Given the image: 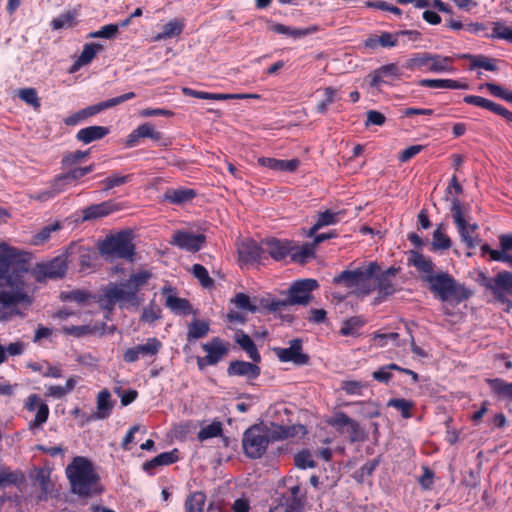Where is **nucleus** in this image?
I'll return each mask as SVG.
<instances>
[{
  "instance_id": "680f3d73",
  "label": "nucleus",
  "mask_w": 512,
  "mask_h": 512,
  "mask_svg": "<svg viewBox=\"0 0 512 512\" xmlns=\"http://www.w3.org/2000/svg\"><path fill=\"white\" fill-rule=\"evenodd\" d=\"M91 298V294L85 290H73L61 293V299L63 301H71L76 303H85Z\"/></svg>"
},
{
  "instance_id": "bb28decb",
  "label": "nucleus",
  "mask_w": 512,
  "mask_h": 512,
  "mask_svg": "<svg viewBox=\"0 0 512 512\" xmlns=\"http://www.w3.org/2000/svg\"><path fill=\"white\" fill-rule=\"evenodd\" d=\"M494 290L492 293L497 300L504 302L503 292L512 295V273L509 271H501L494 277Z\"/></svg>"
},
{
  "instance_id": "e2e57ef3",
  "label": "nucleus",
  "mask_w": 512,
  "mask_h": 512,
  "mask_svg": "<svg viewBox=\"0 0 512 512\" xmlns=\"http://www.w3.org/2000/svg\"><path fill=\"white\" fill-rule=\"evenodd\" d=\"M491 38L503 39L512 43V28L505 26L502 22H493Z\"/></svg>"
},
{
  "instance_id": "2eb2a0df",
  "label": "nucleus",
  "mask_w": 512,
  "mask_h": 512,
  "mask_svg": "<svg viewBox=\"0 0 512 512\" xmlns=\"http://www.w3.org/2000/svg\"><path fill=\"white\" fill-rule=\"evenodd\" d=\"M33 487L36 489L38 502L47 501L56 496L55 483L51 479V471L47 468L36 469L33 476Z\"/></svg>"
},
{
  "instance_id": "c03bdc74",
  "label": "nucleus",
  "mask_w": 512,
  "mask_h": 512,
  "mask_svg": "<svg viewBox=\"0 0 512 512\" xmlns=\"http://www.w3.org/2000/svg\"><path fill=\"white\" fill-rule=\"evenodd\" d=\"M209 332V323L195 319L188 325L187 340L193 342L205 337Z\"/></svg>"
},
{
  "instance_id": "0eeeda50",
  "label": "nucleus",
  "mask_w": 512,
  "mask_h": 512,
  "mask_svg": "<svg viewBox=\"0 0 512 512\" xmlns=\"http://www.w3.org/2000/svg\"><path fill=\"white\" fill-rule=\"evenodd\" d=\"M454 58L436 53L418 52L410 56L404 67L410 71L443 73L454 71Z\"/></svg>"
},
{
  "instance_id": "b1692460",
  "label": "nucleus",
  "mask_w": 512,
  "mask_h": 512,
  "mask_svg": "<svg viewBox=\"0 0 512 512\" xmlns=\"http://www.w3.org/2000/svg\"><path fill=\"white\" fill-rule=\"evenodd\" d=\"M135 97H136V94L134 92H128V93L122 94L120 96L99 102V103L91 105V106H88L83 109V114L86 115V118H89V117H92L104 110H107L109 108L120 105L128 100H131Z\"/></svg>"
},
{
  "instance_id": "f8f14e48",
  "label": "nucleus",
  "mask_w": 512,
  "mask_h": 512,
  "mask_svg": "<svg viewBox=\"0 0 512 512\" xmlns=\"http://www.w3.org/2000/svg\"><path fill=\"white\" fill-rule=\"evenodd\" d=\"M68 262V256L65 252L48 262L38 263L33 269V276L37 282L63 278L68 269Z\"/></svg>"
},
{
  "instance_id": "774afa93",
  "label": "nucleus",
  "mask_w": 512,
  "mask_h": 512,
  "mask_svg": "<svg viewBox=\"0 0 512 512\" xmlns=\"http://www.w3.org/2000/svg\"><path fill=\"white\" fill-rule=\"evenodd\" d=\"M49 409L45 403H41L38 407L35 418L29 423V429L34 430L45 423L48 419Z\"/></svg>"
},
{
  "instance_id": "cd10ccee",
  "label": "nucleus",
  "mask_w": 512,
  "mask_h": 512,
  "mask_svg": "<svg viewBox=\"0 0 512 512\" xmlns=\"http://www.w3.org/2000/svg\"><path fill=\"white\" fill-rule=\"evenodd\" d=\"M110 133V129L105 126H88L80 129L76 133V139L79 142L84 144H89L91 142L101 140L106 137Z\"/></svg>"
},
{
  "instance_id": "1a4fd4ad",
  "label": "nucleus",
  "mask_w": 512,
  "mask_h": 512,
  "mask_svg": "<svg viewBox=\"0 0 512 512\" xmlns=\"http://www.w3.org/2000/svg\"><path fill=\"white\" fill-rule=\"evenodd\" d=\"M319 287L315 279H301L295 281L289 288L288 297L285 300L272 301L270 310L281 311L289 305H307L312 299L311 293Z\"/></svg>"
},
{
  "instance_id": "79ce46f5",
  "label": "nucleus",
  "mask_w": 512,
  "mask_h": 512,
  "mask_svg": "<svg viewBox=\"0 0 512 512\" xmlns=\"http://www.w3.org/2000/svg\"><path fill=\"white\" fill-rule=\"evenodd\" d=\"M338 216V213L330 210L319 213L315 224L309 229L307 236L312 237L322 227L336 224L339 221Z\"/></svg>"
},
{
  "instance_id": "412c9836",
  "label": "nucleus",
  "mask_w": 512,
  "mask_h": 512,
  "mask_svg": "<svg viewBox=\"0 0 512 512\" xmlns=\"http://www.w3.org/2000/svg\"><path fill=\"white\" fill-rule=\"evenodd\" d=\"M466 104L475 105L480 108L487 109L494 114L503 117L507 122L512 123V112L506 109L504 106L497 104L487 98L477 95H466L463 98Z\"/></svg>"
},
{
  "instance_id": "a878e982",
  "label": "nucleus",
  "mask_w": 512,
  "mask_h": 512,
  "mask_svg": "<svg viewBox=\"0 0 512 512\" xmlns=\"http://www.w3.org/2000/svg\"><path fill=\"white\" fill-rule=\"evenodd\" d=\"M196 196L197 192L194 189L180 187L177 189H167L163 199L170 204L183 205L191 202Z\"/></svg>"
},
{
  "instance_id": "5fc2aeb1",
  "label": "nucleus",
  "mask_w": 512,
  "mask_h": 512,
  "mask_svg": "<svg viewBox=\"0 0 512 512\" xmlns=\"http://www.w3.org/2000/svg\"><path fill=\"white\" fill-rule=\"evenodd\" d=\"M345 433L348 434V438L352 443L364 442L368 437L365 429L360 426L359 422L352 418Z\"/></svg>"
},
{
  "instance_id": "7c9ffc66",
  "label": "nucleus",
  "mask_w": 512,
  "mask_h": 512,
  "mask_svg": "<svg viewBox=\"0 0 512 512\" xmlns=\"http://www.w3.org/2000/svg\"><path fill=\"white\" fill-rule=\"evenodd\" d=\"M229 375L247 376L249 379H255L260 374V368L255 363L245 361H232L228 367Z\"/></svg>"
},
{
  "instance_id": "7ed1b4c3",
  "label": "nucleus",
  "mask_w": 512,
  "mask_h": 512,
  "mask_svg": "<svg viewBox=\"0 0 512 512\" xmlns=\"http://www.w3.org/2000/svg\"><path fill=\"white\" fill-rule=\"evenodd\" d=\"M19 255L18 249L0 243V305L12 307L30 302L24 291L25 283L19 273H10V266Z\"/></svg>"
},
{
  "instance_id": "c756f323",
  "label": "nucleus",
  "mask_w": 512,
  "mask_h": 512,
  "mask_svg": "<svg viewBox=\"0 0 512 512\" xmlns=\"http://www.w3.org/2000/svg\"><path fill=\"white\" fill-rule=\"evenodd\" d=\"M115 401L111 397V393L107 389H103L97 396L96 412L93 414L95 419H106L110 416Z\"/></svg>"
},
{
  "instance_id": "f03ea898",
  "label": "nucleus",
  "mask_w": 512,
  "mask_h": 512,
  "mask_svg": "<svg viewBox=\"0 0 512 512\" xmlns=\"http://www.w3.org/2000/svg\"><path fill=\"white\" fill-rule=\"evenodd\" d=\"M152 276L153 274L149 270H139L132 273L127 280L120 284H108L100 300L101 307L108 312H112L116 304L121 309L139 307L143 298L138 293Z\"/></svg>"
},
{
  "instance_id": "58836bf2",
  "label": "nucleus",
  "mask_w": 512,
  "mask_h": 512,
  "mask_svg": "<svg viewBox=\"0 0 512 512\" xmlns=\"http://www.w3.org/2000/svg\"><path fill=\"white\" fill-rule=\"evenodd\" d=\"M315 249L316 246L313 242L311 243H304L303 245L299 246L294 241V248L291 253V261L295 263L304 264L309 259H312L315 257Z\"/></svg>"
},
{
  "instance_id": "13d9d810",
  "label": "nucleus",
  "mask_w": 512,
  "mask_h": 512,
  "mask_svg": "<svg viewBox=\"0 0 512 512\" xmlns=\"http://www.w3.org/2000/svg\"><path fill=\"white\" fill-rule=\"evenodd\" d=\"M18 97L26 104L32 106L34 110L39 111L41 102L35 88H22L18 90Z\"/></svg>"
},
{
  "instance_id": "3c124183",
  "label": "nucleus",
  "mask_w": 512,
  "mask_h": 512,
  "mask_svg": "<svg viewBox=\"0 0 512 512\" xmlns=\"http://www.w3.org/2000/svg\"><path fill=\"white\" fill-rule=\"evenodd\" d=\"M350 420L351 418L346 413L338 411L335 412L332 416L328 417L325 422L329 426L335 428V430L340 434H345Z\"/></svg>"
},
{
  "instance_id": "864d4df0",
  "label": "nucleus",
  "mask_w": 512,
  "mask_h": 512,
  "mask_svg": "<svg viewBox=\"0 0 512 512\" xmlns=\"http://www.w3.org/2000/svg\"><path fill=\"white\" fill-rule=\"evenodd\" d=\"M345 433L348 434V438L352 443L364 442L368 437L365 429L360 426L359 422L352 418Z\"/></svg>"
},
{
  "instance_id": "0e129e2a",
  "label": "nucleus",
  "mask_w": 512,
  "mask_h": 512,
  "mask_svg": "<svg viewBox=\"0 0 512 512\" xmlns=\"http://www.w3.org/2000/svg\"><path fill=\"white\" fill-rule=\"evenodd\" d=\"M192 274L199 280L201 285L209 288L213 285V279L209 276L207 269L201 264H194L192 266Z\"/></svg>"
},
{
  "instance_id": "338daca9",
  "label": "nucleus",
  "mask_w": 512,
  "mask_h": 512,
  "mask_svg": "<svg viewBox=\"0 0 512 512\" xmlns=\"http://www.w3.org/2000/svg\"><path fill=\"white\" fill-rule=\"evenodd\" d=\"M462 193H463V187L458 182L457 176L454 174L451 177L449 184L445 190V200L451 202V199H453L454 197L459 198V195H461Z\"/></svg>"
},
{
  "instance_id": "473e14b6",
  "label": "nucleus",
  "mask_w": 512,
  "mask_h": 512,
  "mask_svg": "<svg viewBox=\"0 0 512 512\" xmlns=\"http://www.w3.org/2000/svg\"><path fill=\"white\" fill-rule=\"evenodd\" d=\"M408 262L414 266L419 272L424 273V276L435 275L434 263L428 257H425L418 251H410Z\"/></svg>"
},
{
  "instance_id": "a19ab883",
  "label": "nucleus",
  "mask_w": 512,
  "mask_h": 512,
  "mask_svg": "<svg viewBox=\"0 0 512 512\" xmlns=\"http://www.w3.org/2000/svg\"><path fill=\"white\" fill-rule=\"evenodd\" d=\"M103 49V46L99 43H87L84 45L83 50L75 61L73 67L74 70L78 69L81 66L88 65L92 62L98 52Z\"/></svg>"
},
{
  "instance_id": "aec40b11",
  "label": "nucleus",
  "mask_w": 512,
  "mask_h": 512,
  "mask_svg": "<svg viewBox=\"0 0 512 512\" xmlns=\"http://www.w3.org/2000/svg\"><path fill=\"white\" fill-rule=\"evenodd\" d=\"M161 293L165 295V306L177 315H189L192 312L190 302L185 298L177 297L175 288L171 286L163 287Z\"/></svg>"
},
{
  "instance_id": "c9c22d12",
  "label": "nucleus",
  "mask_w": 512,
  "mask_h": 512,
  "mask_svg": "<svg viewBox=\"0 0 512 512\" xmlns=\"http://www.w3.org/2000/svg\"><path fill=\"white\" fill-rule=\"evenodd\" d=\"M289 495L283 497L282 503L290 508H297V512H302L306 503V493L302 492L301 486L296 484L288 490Z\"/></svg>"
},
{
  "instance_id": "72a5a7b5",
  "label": "nucleus",
  "mask_w": 512,
  "mask_h": 512,
  "mask_svg": "<svg viewBox=\"0 0 512 512\" xmlns=\"http://www.w3.org/2000/svg\"><path fill=\"white\" fill-rule=\"evenodd\" d=\"M235 341L254 363H259L261 361V355L258 352L254 341L248 334L243 331L236 332Z\"/></svg>"
},
{
  "instance_id": "423d86ee",
  "label": "nucleus",
  "mask_w": 512,
  "mask_h": 512,
  "mask_svg": "<svg viewBox=\"0 0 512 512\" xmlns=\"http://www.w3.org/2000/svg\"><path fill=\"white\" fill-rule=\"evenodd\" d=\"M422 280L428 284L430 292L442 302L452 301L460 304L473 296L472 290L444 271L423 276Z\"/></svg>"
},
{
  "instance_id": "20e7f679",
  "label": "nucleus",
  "mask_w": 512,
  "mask_h": 512,
  "mask_svg": "<svg viewBox=\"0 0 512 512\" xmlns=\"http://www.w3.org/2000/svg\"><path fill=\"white\" fill-rule=\"evenodd\" d=\"M66 475L71 491L80 497L99 495L104 490L93 463L86 457H75L67 466Z\"/></svg>"
},
{
  "instance_id": "9d476101",
  "label": "nucleus",
  "mask_w": 512,
  "mask_h": 512,
  "mask_svg": "<svg viewBox=\"0 0 512 512\" xmlns=\"http://www.w3.org/2000/svg\"><path fill=\"white\" fill-rule=\"evenodd\" d=\"M450 212L461 241L468 249H473L472 236L478 230V224L476 222L470 223V214L457 197L451 199Z\"/></svg>"
},
{
  "instance_id": "5701e85b",
  "label": "nucleus",
  "mask_w": 512,
  "mask_h": 512,
  "mask_svg": "<svg viewBox=\"0 0 512 512\" xmlns=\"http://www.w3.org/2000/svg\"><path fill=\"white\" fill-rule=\"evenodd\" d=\"M118 209V205L111 200L104 201L99 204H92L82 210V220L90 221L103 218L117 211Z\"/></svg>"
},
{
  "instance_id": "a18cd8bd",
  "label": "nucleus",
  "mask_w": 512,
  "mask_h": 512,
  "mask_svg": "<svg viewBox=\"0 0 512 512\" xmlns=\"http://www.w3.org/2000/svg\"><path fill=\"white\" fill-rule=\"evenodd\" d=\"M444 229V224H439L433 232L432 249L434 251H445L451 247V239L444 233Z\"/></svg>"
},
{
  "instance_id": "09e8293b",
  "label": "nucleus",
  "mask_w": 512,
  "mask_h": 512,
  "mask_svg": "<svg viewBox=\"0 0 512 512\" xmlns=\"http://www.w3.org/2000/svg\"><path fill=\"white\" fill-rule=\"evenodd\" d=\"M387 406L399 411L403 418L409 419L413 416L412 410L415 407V403L403 398H392L387 402Z\"/></svg>"
},
{
  "instance_id": "ddd939ff",
  "label": "nucleus",
  "mask_w": 512,
  "mask_h": 512,
  "mask_svg": "<svg viewBox=\"0 0 512 512\" xmlns=\"http://www.w3.org/2000/svg\"><path fill=\"white\" fill-rule=\"evenodd\" d=\"M272 351L278 360L283 363L304 366L310 361L309 355L303 352L302 340L299 338L291 340L290 346L287 348L274 347Z\"/></svg>"
},
{
  "instance_id": "ea45409f",
  "label": "nucleus",
  "mask_w": 512,
  "mask_h": 512,
  "mask_svg": "<svg viewBox=\"0 0 512 512\" xmlns=\"http://www.w3.org/2000/svg\"><path fill=\"white\" fill-rule=\"evenodd\" d=\"M366 324V319L363 316L357 315L352 316L343 321L342 327L339 330L341 336H353L359 335V330Z\"/></svg>"
},
{
  "instance_id": "dca6fc26",
  "label": "nucleus",
  "mask_w": 512,
  "mask_h": 512,
  "mask_svg": "<svg viewBox=\"0 0 512 512\" xmlns=\"http://www.w3.org/2000/svg\"><path fill=\"white\" fill-rule=\"evenodd\" d=\"M162 347V343L156 337L148 338L146 343L136 345L125 351L123 359L127 363H133L140 358L155 356Z\"/></svg>"
},
{
  "instance_id": "393cba45",
  "label": "nucleus",
  "mask_w": 512,
  "mask_h": 512,
  "mask_svg": "<svg viewBox=\"0 0 512 512\" xmlns=\"http://www.w3.org/2000/svg\"><path fill=\"white\" fill-rule=\"evenodd\" d=\"M461 59L469 60V70H474L476 68H482L486 71H497L498 66L497 63L499 62L498 59L488 57L483 54H469L465 53L459 56Z\"/></svg>"
},
{
  "instance_id": "bf43d9fd",
  "label": "nucleus",
  "mask_w": 512,
  "mask_h": 512,
  "mask_svg": "<svg viewBox=\"0 0 512 512\" xmlns=\"http://www.w3.org/2000/svg\"><path fill=\"white\" fill-rule=\"evenodd\" d=\"M88 155H89V150H87V151L76 150L74 152H68L63 155V157L61 159V166L63 169H69L71 167H74L76 164H78L83 159H85Z\"/></svg>"
},
{
  "instance_id": "4468645a",
  "label": "nucleus",
  "mask_w": 512,
  "mask_h": 512,
  "mask_svg": "<svg viewBox=\"0 0 512 512\" xmlns=\"http://www.w3.org/2000/svg\"><path fill=\"white\" fill-rule=\"evenodd\" d=\"M66 256L69 262H76L80 271H86L94 267V262L98 259L97 252L89 246L72 242L66 249Z\"/></svg>"
},
{
  "instance_id": "f704fd0d",
  "label": "nucleus",
  "mask_w": 512,
  "mask_h": 512,
  "mask_svg": "<svg viewBox=\"0 0 512 512\" xmlns=\"http://www.w3.org/2000/svg\"><path fill=\"white\" fill-rule=\"evenodd\" d=\"M153 128L154 124H152L151 122H145L139 125L137 128L132 130V132L128 134V136L126 137L125 147H136L140 143L141 139L150 138Z\"/></svg>"
},
{
  "instance_id": "8fccbe9b",
  "label": "nucleus",
  "mask_w": 512,
  "mask_h": 512,
  "mask_svg": "<svg viewBox=\"0 0 512 512\" xmlns=\"http://www.w3.org/2000/svg\"><path fill=\"white\" fill-rule=\"evenodd\" d=\"M206 502V495L197 491L190 494L185 501L186 512H203Z\"/></svg>"
},
{
  "instance_id": "4be33fe9",
  "label": "nucleus",
  "mask_w": 512,
  "mask_h": 512,
  "mask_svg": "<svg viewBox=\"0 0 512 512\" xmlns=\"http://www.w3.org/2000/svg\"><path fill=\"white\" fill-rule=\"evenodd\" d=\"M264 248L254 240L243 241L238 247L239 259L244 264L260 263Z\"/></svg>"
},
{
  "instance_id": "6ab92c4d",
  "label": "nucleus",
  "mask_w": 512,
  "mask_h": 512,
  "mask_svg": "<svg viewBox=\"0 0 512 512\" xmlns=\"http://www.w3.org/2000/svg\"><path fill=\"white\" fill-rule=\"evenodd\" d=\"M206 356L198 358L200 367L217 364L228 352L227 347L219 338H213L211 342L202 345Z\"/></svg>"
},
{
  "instance_id": "37998d69",
  "label": "nucleus",
  "mask_w": 512,
  "mask_h": 512,
  "mask_svg": "<svg viewBox=\"0 0 512 512\" xmlns=\"http://www.w3.org/2000/svg\"><path fill=\"white\" fill-rule=\"evenodd\" d=\"M78 13L75 10H68L52 19L50 27L53 30L71 28L77 24L76 18Z\"/></svg>"
},
{
  "instance_id": "de8ad7c7",
  "label": "nucleus",
  "mask_w": 512,
  "mask_h": 512,
  "mask_svg": "<svg viewBox=\"0 0 512 512\" xmlns=\"http://www.w3.org/2000/svg\"><path fill=\"white\" fill-rule=\"evenodd\" d=\"M340 100L338 89L328 86L324 89V99L319 101L316 105V112L325 115L328 111V106Z\"/></svg>"
},
{
  "instance_id": "052dcab7",
  "label": "nucleus",
  "mask_w": 512,
  "mask_h": 512,
  "mask_svg": "<svg viewBox=\"0 0 512 512\" xmlns=\"http://www.w3.org/2000/svg\"><path fill=\"white\" fill-rule=\"evenodd\" d=\"M61 228V224L59 222H55L43 227L38 233L33 236V243L35 245L44 244L50 237L51 233L57 231Z\"/></svg>"
},
{
  "instance_id": "f257e3e1",
  "label": "nucleus",
  "mask_w": 512,
  "mask_h": 512,
  "mask_svg": "<svg viewBox=\"0 0 512 512\" xmlns=\"http://www.w3.org/2000/svg\"><path fill=\"white\" fill-rule=\"evenodd\" d=\"M307 433L306 426L302 424L278 425L273 430L263 424H254L243 433V453L247 458L259 459L266 453L271 442L295 436L304 437Z\"/></svg>"
},
{
  "instance_id": "6e6d98bb",
  "label": "nucleus",
  "mask_w": 512,
  "mask_h": 512,
  "mask_svg": "<svg viewBox=\"0 0 512 512\" xmlns=\"http://www.w3.org/2000/svg\"><path fill=\"white\" fill-rule=\"evenodd\" d=\"M223 432V426L220 421H214L211 424L203 427L197 434L199 441H204L210 438L221 436Z\"/></svg>"
},
{
  "instance_id": "603ef678",
  "label": "nucleus",
  "mask_w": 512,
  "mask_h": 512,
  "mask_svg": "<svg viewBox=\"0 0 512 512\" xmlns=\"http://www.w3.org/2000/svg\"><path fill=\"white\" fill-rule=\"evenodd\" d=\"M25 480L24 474L21 471H11L10 469H1L0 471V485H19Z\"/></svg>"
},
{
  "instance_id": "e433bc0d",
  "label": "nucleus",
  "mask_w": 512,
  "mask_h": 512,
  "mask_svg": "<svg viewBox=\"0 0 512 512\" xmlns=\"http://www.w3.org/2000/svg\"><path fill=\"white\" fill-rule=\"evenodd\" d=\"M422 87L442 89H468V84L454 79H422L418 82Z\"/></svg>"
},
{
  "instance_id": "4c0bfd02",
  "label": "nucleus",
  "mask_w": 512,
  "mask_h": 512,
  "mask_svg": "<svg viewBox=\"0 0 512 512\" xmlns=\"http://www.w3.org/2000/svg\"><path fill=\"white\" fill-rule=\"evenodd\" d=\"M392 370H397L400 373H405L407 375H410L412 377V381L417 382L418 381V374L408 370V369H402L398 367L396 364H390L387 366H383L379 368L377 371H374L372 376L373 379L378 382H388L392 378Z\"/></svg>"
},
{
  "instance_id": "c85d7f7f",
  "label": "nucleus",
  "mask_w": 512,
  "mask_h": 512,
  "mask_svg": "<svg viewBox=\"0 0 512 512\" xmlns=\"http://www.w3.org/2000/svg\"><path fill=\"white\" fill-rule=\"evenodd\" d=\"M178 450L173 449L169 452H163L154 457L153 459L146 461L143 464V470L149 474H153L154 470L163 465H171L178 461Z\"/></svg>"
},
{
  "instance_id": "69168bd1",
  "label": "nucleus",
  "mask_w": 512,
  "mask_h": 512,
  "mask_svg": "<svg viewBox=\"0 0 512 512\" xmlns=\"http://www.w3.org/2000/svg\"><path fill=\"white\" fill-rule=\"evenodd\" d=\"M491 95L512 103V91L503 88L495 83H486L484 85Z\"/></svg>"
},
{
  "instance_id": "a211bd4d",
  "label": "nucleus",
  "mask_w": 512,
  "mask_h": 512,
  "mask_svg": "<svg viewBox=\"0 0 512 512\" xmlns=\"http://www.w3.org/2000/svg\"><path fill=\"white\" fill-rule=\"evenodd\" d=\"M262 244L265 246L264 251L277 262L284 260L287 256L291 257L294 248L293 240L275 237L266 238Z\"/></svg>"
},
{
  "instance_id": "9b49d317",
  "label": "nucleus",
  "mask_w": 512,
  "mask_h": 512,
  "mask_svg": "<svg viewBox=\"0 0 512 512\" xmlns=\"http://www.w3.org/2000/svg\"><path fill=\"white\" fill-rule=\"evenodd\" d=\"M399 270L400 268H396L394 266H391L386 270H382L379 266L377 274L373 279V286L377 293L373 301L374 304L377 305L386 301L398 291L395 277Z\"/></svg>"
},
{
  "instance_id": "39448f33",
  "label": "nucleus",
  "mask_w": 512,
  "mask_h": 512,
  "mask_svg": "<svg viewBox=\"0 0 512 512\" xmlns=\"http://www.w3.org/2000/svg\"><path fill=\"white\" fill-rule=\"evenodd\" d=\"M379 269L377 261H370L354 270H344L334 276L332 282L342 285L350 290V293L358 298L369 296L375 291L373 279Z\"/></svg>"
},
{
  "instance_id": "f3484780",
  "label": "nucleus",
  "mask_w": 512,
  "mask_h": 512,
  "mask_svg": "<svg viewBox=\"0 0 512 512\" xmlns=\"http://www.w3.org/2000/svg\"><path fill=\"white\" fill-rule=\"evenodd\" d=\"M206 242L204 234H194L192 232L178 230L173 234L171 244L188 252H198Z\"/></svg>"
},
{
  "instance_id": "4d7b16f0",
  "label": "nucleus",
  "mask_w": 512,
  "mask_h": 512,
  "mask_svg": "<svg viewBox=\"0 0 512 512\" xmlns=\"http://www.w3.org/2000/svg\"><path fill=\"white\" fill-rule=\"evenodd\" d=\"M294 464L299 469L315 468L317 465L308 449H302L294 455Z\"/></svg>"
},
{
  "instance_id": "6e6552de",
  "label": "nucleus",
  "mask_w": 512,
  "mask_h": 512,
  "mask_svg": "<svg viewBox=\"0 0 512 512\" xmlns=\"http://www.w3.org/2000/svg\"><path fill=\"white\" fill-rule=\"evenodd\" d=\"M98 250L102 256L130 261H133L135 255V245L129 231H120L117 234L107 236L99 243Z\"/></svg>"
},
{
  "instance_id": "49530a36",
  "label": "nucleus",
  "mask_w": 512,
  "mask_h": 512,
  "mask_svg": "<svg viewBox=\"0 0 512 512\" xmlns=\"http://www.w3.org/2000/svg\"><path fill=\"white\" fill-rule=\"evenodd\" d=\"M184 25L177 19H173L163 26L162 32L154 36V41L166 40L179 36L183 31Z\"/></svg>"
},
{
  "instance_id": "2f4dec72",
  "label": "nucleus",
  "mask_w": 512,
  "mask_h": 512,
  "mask_svg": "<svg viewBox=\"0 0 512 512\" xmlns=\"http://www.w3.org/2000/svg\"><path fill=\"white\" fill-rule=\"evenodd\" d=\"M28 367L44 377L59 379L63 376V370L60 364H51L46 360L29 363Z\"/></svg>"
}]
</instances>
